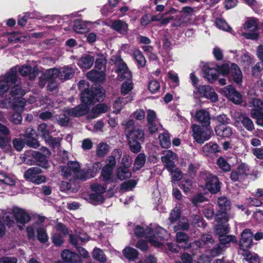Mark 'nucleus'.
Here are the masks:
<instances>
[{
	"label": "nucleus",
	"mask_w": 263,
	"mask_h": 263,
	"mask_svg": "<svg viewBox=\"0 0 263 263\" xmlns=\"http://www.w3.org/2000/svg\"><path fill=\"white\" fill-rule=\"evenodd\" d=\"M78 88L80 90V99L81 104L74 107L67 108L65 112L72 117H81L88 114L90 119H95L101 114L108 110L107 106L104 103H99L93 106L90 110V106L97 102L104 101L106 95L103 87L92 86L89 88V83L84 80H80L78 83Z\"/></svg>",
	"instance_id": "nucleus-1"
},
{
	"label": "nucleus",
	"mask_w": 263,
	"mask_h": 263,
	"mask_svg": "<svg viewBox=\"0 0 263 263\" xmlns=\"http://www.w3.org/2000/svg\"><path fill=\"white\" fill-rule=\"evenodd\" d=\"M165 232L166 231L162 228L157 229L154 232L152 228L147 227L144 229L143 227L139 225L136 226L134 229L135 234L137 237H145L151 245L156 247L161 246V241L165 239L163 233Z\"/></svg>",
	"instance_id": "nucleus-2"
},
{
	"label": "nucleus",
	"mask_w": 263,
	"mask_h": 263,
	"mask_svg": "<svg viewBox=\"0 0 263 263\" xmlns=\"http://www.w3.org/2000/svg\"><path fill=\"white\" fill-rule=\"evenodd\" d=\"M142 129L137 128L129 130L126 134V138L130 151L138 154L141 151V144L144 143L145 137Z\"/></svg>",
	"instance_id": "nucleus-3"
},
{
	"label": "nucleus",
	"mask_w": 263,
	"mask_h": 263,
	"mask_svg": "<svg viewBox=\"0 0 263 263\" xmlns=\"http://www.w3.org/2000/svg\"><path fill=\"white\" fill-rule=\"evenodd\" d=\"M201 179L205 182V189L212 194H216L221 190V182L218 177L208 171H201L199 174Z\"/></svg>",
	"instance_id": "nucleus-4"
},
{
	"label": "nucleus",
	"mask_w": 263,
	"mask_h": 263,
	"mask_svg": "<svg viewBox=\"0 0 263 263\" xmlns=\"http://www.w3.org/2000/svg\"><path fill=\"white\" fill-rule=\"evenodd\" d=\"M193 136L197 143L202 144L211 138V134L213 133L211 127L204 129L199 125L193 124L192 126Z\"/></svg>",
	"instance_id": "nucleus-5"
},
{
	"label": "nucleus",
	"mask_w": 263,
	"mask_h": 263,
	"mask_svg": "<svg viewBox=\"0 0 263 263\" xmlns=\"http://www.w3.org/2000/svg\"><path fill=\"white\" fill-rule=\"evenodd\" d=\"M84 171V168L81 170L80 165L79 162L76 161H69L67 166H63L62 172L64 173V175L66 177L71 176L72 175L78 180L83 181V179L80 178L83 177L82 172Z\"/></svg>",
	"instance_id": "nucleus-6"
},
{
	"label": "nucleus",
	"mask_w": 263,
	"mask_h": 263,
	"mask_svg": "<svg viewBox=\"0 0 263 263\" xmlns=\"http://www.w3.org/2000/svg\"><path fill=\"white\" fill-rule=\"evenodd\" d=\"M253 233L250 229H245L241 233L239 240V247L243 252H248L254 243L253 241Z\"/></svg>",
	"instance_id": "nucleus-7"
},
{
	"label": "nucleus",
	"mask_w": 263,
	"mask_h": 263,
	"mask_svg": "<svg viewBox=\"0 0 263 263\" xmlns=\"http://www.w3.org/2000/svg\"><path fill=\"white\" fill-rule=\"evenodd\" d=\"M222 93L223 96L235 104L239 105L242 102V95L231 85L225 87L223 89Z\"/></svg>",
	"instance_id": "nucleus-8"
},
{
	"label": "nucleus",
	"mask_w": 263,
	"mask_h": 263,
	"mask_svg": "<svg viewBox=\"0 0 263 263\" xmlns=\"http://www.w3.org/2000/svg\"><path fill=\"white\" fill-rule=\"evenodd\" d=\"M197 90L200 97L209 99L214 103L218 100V95L210 85H200L197 87Z\"/></svg>",
	"instance_id": "nucleus-9"
},
{
	"label": "nucleus",
	"mask_w": 263,
	"mask_h": 263,
	"mask_svg": "<svg viewBox=\"0 0 263 263\" xmlns=\"http://www.w3.org/2000/svg\"><path fill=\"white\" fill-rule=\"evenodd\" d=\"M12 213L17 224L24 226L31 220L30 216L24 209L15 206L13 208Z\"/></svg>",
	"instance_id": "nucleus-10"
},
{
	"label": "nucleus",
	"mask_w": 263,
	"mask_h": 263,
	"mask_svg": "<svg viewBox=\"0 0 263 263\" xmlns=\"http://www.w3.org/2000/svg\"><path fill=\"white\" fill-rule=\"evenodd\" d=\"M18 72L23 77L29 76L31 80H34L39 74V69L37 66L32 67L29 64H24L20 67Z\"/></svg>",
	"instance_id": "nucleus-11"
},
{
	"label": "nucleus",
	"mask_w": 263,
	"mask_h": 263,
	"mask_svg": "<svg viewBox=\"0 0 263 263\" xmlns=\"http://www.w3.org/2000/svg\"><path fill=\"white\" fill-rule=\"evenodd\" d=\"M102 167V164L100 162H96L88 168H84V171L82 173L83 174V177L80 178L83 179V181H86L87 179L95 177Z\"/></svg>",
	"instance_id": "nucleus-12"
},
{
	"label": "nucleus",
	"mask_w": 263,
	"mask_h": 263,
	"mask_svg": "<svg viewBox=\"0 0 263 263\" xmlns=\"http://www.w3.org/2000/svg\"><path fill=\"white\" fill-rule=\"evenodd\" d=\"M17 70L16 67L11 68L1 79L10 86L21 81V79L17 76Z\"/></svg>",
	"instance_id": "nucleus-13"
},
{
	"label": "nucleus",
	"mask_w": 263,
	"mask_h": 263,
	"mask_svg": "<svg viewBox=\"0 0 263 263\" xmlns=\"http://www.w3.org/2000/svg\"><path fill=\"white\" fill-rule=\"evenodd\" d=\"M195 118L203 127H211V117L209 111L201 109L195 113Z\"/></svg>",
	"instance_id": "nucleus-14"
},
{
	"label": "nucleus",
	"mask_w": 263,
	"mask_h": 263,
	"mask_svg": "<svg viewBox=\"0 0 263 263\" xmlns=\"http://www.w3.org/2000/svg\"><path fill=\"white\" fill-rule=\"evenodd\" d=\"M31 156L35 165L45 169L50 166L47 157L42 153L33 151L31 153Z\"/></svg>",
	"instance_id": "nucleus-15"
},
{
	"label": "nucleus",
	"mask_w": 263,
	"mask_h": 263,
	"mask_svg": "<svg viewBox=\"0 0 263 263\" xmlns=\"http://www.w3.org/2000/svg\"><path fill=\"white\" fill-rule=\"evenodd\" d=\"M173 155H175V154L172 151H169L166 155L161 158L165 167L172 174L173 173H176V170H175L176 165L173 159H172V158L173 159Z\"/></svg>",
	"instance_id": "nucleus-16"
},
{
	"label": "nucleus",
	"mask_w": 263,
	"mask_h": 263,
	"mask_svg": "<svg viewBox=\"0 0 263 263\" xmlns=\"http://www.w3.org/2000/svg\"><path fill=\"white\" fill-rule=\"evenodd\" d=\"M63 260L68 263H78L82 261L81 257L75 252L69 250H64L61 253Z\"/></svg>",
	"instance_id": "nucleus-17"
},
{
	"label": "nucleus",
	"mask_w": 263,
	"mask_h": 263,
	"mask_svg": "<svg viewBox=\"0 0 263 263\" xmlns=\"http://www.w3.org/2000/svg\"><path fill=\"white\" fill-rule=\"evenodd\" d=\"M111 28L123 35H126L128 31V25L121 20H116L112 21Z\"/></svg>",
	"instance_id": "nucleus-18"
},
{
	"label": "nucleus",
	"mask_w": 263,
	"mask_h": 263,
	"mask_svg": "<svg viewBox=\"0 0 263 263\" xmlns=\"http://www.w3.org/2000/svg\"><path fill=\"white\" fill-rule=\"evenodd\" d=\"M214 242V240L212 236L209 234H203L199 240L195 241L196 246L199 248H210Z\"/></svg>",
	"instance_id": "nucleus-19"
},
{
	"label": "nucleus",
	"mask_w": 263,
	"mask_h": 263,
	"mask_svg": "<svg viewBox=\"0 0 263 263\" xmlns=\"http://www.w3.org/2000/svg\"><path fill=\"white\" fill-rule=\"evenodd\" d=\"M216 135L221 138H230L232 134V128L227 125H217L214 128Z\"/></svg>",
	"instance_id": "nucleus-20"
},
{
	"label": "nucleus",
	"mask_w": 263,
	"mask_h": 263,
	"mask_svg": "<svg viewBox=\"0 0 263 263\" xmlns=\"http://www.w3.org/2000/svg\"><path fill=\"white\" fill-rule=\"evenodd\" d=\"M202 71L203 77L208 80L209 83H213L217 80L218 74L216 69L210 68L208 65H205Z\"/></svg>",
	"instance_id": "nucleus-21"
},
{
	"label": "nucleus",
	"mask_w": 263,
	"mask_h": 263,
	"mask_svg": "<svg viewBox=\"0 0 263 263\" xmlns=\"http://www.w3.org/2000/svg\"><path fill=\"white\" fill-rule=\"evenodd\" d=\"M230 71L234 82L237 85H241L242 82V74L238 65L232 63Z\"/></svg>",
	"instance_id": "nucleus-22"
},
{
	"label": "nucleus",
	"mask_w": 263,
	"mask_h": 263,
	"mask_svg": "<svg viewBox=\"0 0 263 263\" xmlns=\"http://www.w3.org/2000/svg\"><path fill=\"white\" fill-rule=\"evenodd\" d=\"M94 57L91 55L84 54L78 62V65L81 68L89 69L93 65Z\"/></svg>",
	"instance_id": "nucleus-23"
},
{
	"label": "nucleus",
	"mask_w": 263,
	"mask_h": 263,
	"mask_svg": "<svg viewBox=\"0 0 263 263\" xmlns=\"http://www.w3.org/2000/svg\"><path fill=\"white\" fill-rule=\"evenodd\" d=\"M35 134V130L31 128L30 131L28 129L25 133V144L30 147L37 148L40 146L39 141L35 138L33 137V133Z\"/></svg>",
	"instance_id": "nucleus-24"
},
{
	"label": "nucleus",
	"mask_w": 263,
	"mask_h": 263,
	"mask_svg": "<svg viewBox=\"0 0 263 263\" xmlns=\"http://www.w3.org/2000/svg\"><path fill=\"white\" fill-rule=\"evenodd\" d=\"M59 79L66 81L71 79L74 74L73 68L70 66H65L59 68Z\"/></svg>",
	"instance_id": "nucleus-25"
},
{
	"label": "nucleus",
	"mask_w": 263,
	"mask_h": 263,
	"mask_svg": "<svg viewBox=\"0 0 263 263\" xmlns=\"http://www.w3.org/2000/svg\"><path fill=\"white\" fill-rule=\"evenodd\" d=\"M176 242L181 248L185 249L189 248L190 245L189 242V237L184 232L178 231L176 234Z\"/></svg>",
	"instance_id": "nucleus-26"
},
{
	"label": "nucleus",
	"mask_w": 263,
	"mask_h": 263,
	"mask_svg": "<svg viewBox=\"0 0 263 263\" xmlns=\"http://www.w3.org/2000/svg\"><path fill=\"white\" fill-rule=\"evenodd\" d=\"M117 177L120 180H125L132 177V173L129 167L119 166L116 171Z\"/></svg>",
	"instance_id": "nucleus-27"
},
{
	"label": "nucleus",
	"mask_w": 263,
	"mask_h": 263,
	"mask_svg": "<svg viewBox=\"0 0 263 263\" xmlns=\"http://www.w3.org/2000/svg\"><path fill=\"white\" fill-rule=\"evenodd\" d=\"M21 84V81H20L18 83L12 85V86H10L9 91L10 95L12 97H16L17 96L23 97L26 94V91L22 88Z\"/></svg>",
	"instance_id": "nucleus-28"
},
{
	"label": "nucleus",
	"mask_w": 263,
	"mask_h": 263,
	"mask_svg": "<svg viewBox=\"0 0 263 263\" xmlns=\"http://www.w3.org/2000/svg\"><path fill=\"white\" fill-rule=\"evenodd\" d=\"M114 170L104 166L101 170V177L103 179V181L105 183L114 182L112 178V174Z\"/></svg>",
	"instance_id": "nucleus-29"
},
{
	"label": "nucleus",
	"mask_w": 263,
	"mask_h": 263,
	"mask_svg": "<svg viewBox=\"0 0 263 263\" xmlns=\"http://www.w3.org/2000/svg\"><path fill=\"white\" fill-rule=\"evenodd\" d=\"M87 78L93 82H101L105 79L104 74L103 72L92 70L87 73Z\"/></svg>",
	"instance_id": "nucleus-30"
},
{
	"label": "nucleus",
	"mask_w": 263,
	"mask_h": 263,
	"mask_svg": "<svg viewBox=\"0 0 263 263\" xmlns=\"http://www.w3.org/2000/svg\"><path fill=\"white\" fill-rule=\"evenodd\" d=\"M238 119L248 130L251 132L254 129V125L252 120L246 115L240 114L238 117Z\"/></svg>",
	"instance_id": "nucleus-31"
},
{
	"label": "nucleus",
	"mask_w": 263,
	"mask_h": 263,
	"mask_svg": "<svg viewBox=\"0 0 263 263\" xmlns=\"http://www.w3.org/2000/svg\"><path fill=\"white\" fill-rule=\"evenodd\" d=\"M133 57L137 63L138 68H143L145 67L146 63V60L143 55L142 52L139 49L133 51Z\"/></svg>",
	"instance_id": "nucleus-32"
},
{
	"label": "nucleus",
	"mask_w": 263,
	"mask_h": 263,
	"mask_svg": "<svg viewBox=\"0 0 263 263\" xmlns=\"http://www.w3.org/2000/svg\"><path fill=\"white\" fill-rule=\"evenodd\" d=\"M251 116L253 118L256 119V123L263 127V108H253L251 111Z\"/></svg>",
	"instance_id": "nucleus-33"
},
{
	"label": "nucleus",
	"mask_w": 263,
	"mask_h": 263,
	"mask_svg": "<svg viewBox=\"0 0 263 263\" xmlns=\"http://www.w3.org/2000/svg\"><path fill=\"white\" fill-rule=\"evenodd\" d=\"M159 142L163 148H168L171 145L170 134L168 132H164L159 135Z\"/></svg>",
	"instance_id": "nucleus-34"
},
{
	"label": "nucleus",
	"mask_w": 263,
	"mask_h": 263,
	"mask_svg": "<svg viewBox=\"0 0 263 263\" xmlns=\"http://www.w3.org/2000/svg\"><path fill=\"white\" fill-rule=\"evenodd\" d=\"M73 30L79 33H84L88 28L86 23L82 20H76L73 22Z\"/></svg>",
	"instance_id": "nucleus-35"
},
{
	"label": "nucleus",
	"mask_w": 263,
	"mask_h": 263,
	"mask_svg": "<svg viewBox=\"0 0 263 263\" xmlns=\"http://www.w3.org/2000/svg\"><path fill=\"white\" fill-rule=\"evenodd\" d=\"M42 172V170L37 167H32L28 169L24 173V177L29 181L33 179L35 176Z\"/></svg>",
	"instance_id": "nucleus-36"
},
{
	"label": "nucleus",
	"mask_w": 263,
	"mask_h": 263,
	"mask_svg": "<svg viewBox=\"0 0 263 263\" xmlns=\"http://www.w3.org/2000/svg\"><path fill=\"white\" fill-rule=\"evenodd\" d=\"M218 239L219 243L225 248L227 245L230 244L231 242L236 243L237 241L236 236L228 234L220 235L218 237Z\"/></svg>",
	"instance_id": "nucleus-37"
},
{
	"label": "nucleus",
	"mask_w": 263,
	"mask_h": 263,
	"mask_svg": "<svg viewBox=\"0 0 263 263\" xmlns=\"http://www.w3.org/2000/svg\"><path fill=\"white\" fill-rule=\"evenodd\" d=\"M59 68H53L46 70L43 77L46 81L55 80L56 78L59 79Z\"/></svg>",
	"instance_id": "nucleus-38"
},
{
	"label": "nucleus",
	"mask_w": 263,
	"mask_h": 263,
	"mask_svg": "<svg viewBox=\"0 0 263 263\" xmlns=\"http://www.w3.org/2000/svg\"><path fill=\"white\" fill-rule=\"evenodd\" d=\"M218 205L219 207L218 211H227L231 209V202L226 197H220L218 198Z\"/></svg>",
	"instance_id": "nucleus-39"
},
{
	"label": "nucleus",
	"mask_w": 263,
	"mask_h": 263,
	"mask_svg": "<svg viewBox=\"0 0 263 263\" xmlns=\"http://www.w3.org/2000/svg\"><path fill=\"white\" fill-rule=\"evenodd\" d=\"M124 256L130 260H135L137 258L139 253L137 250L132 247H126L123 250Z\"/></svg>",
	"instance_id": "nucleus-40"
},
{
	"label": "nucleus",
	"mask_w": 263,
	"mask_h": 263,
	"mask_svg": "<svg viewBox=\"0 0 263 263\" xmlns=\"http://www.w3.org/2000/svg\"><path fill=\"white\" fill-rule=\"evenodd\" d=\"M146 157L144 153H142L138 154L135 159L134 163L136 170H139L144 166L146 160Z\"/></svg>",
	"instance_id": "nucleus-41"
},
{
	"label": "nucleus",
	"mask_w": 263,
	"mask_h": 263,
	"mask_svg": "<svg viewBox=\"0 0 263 263\" xmlns=\"http://www.w3.org/2000/svg\"><path fill=\"white\" fill-rule=\"evenodd\" d=\"M215 232L216 235H220L228 234L230 232V228L228 224L217 223L215 227Z\"/></svg>",
	"instance_id": "nucleus-42"
},
{
	"label": "nucleus",
	"mask_w": 263,
	"mask_h": 263,
	"mask_svg": "<svg viewBox=\"0 0 263 263\" xmlns=\"http://www.w3.org/2000/svg\"><path fill=\"white\" fill-rule=\"evenodd\" d=\"M109 146L106 143L101 142L97 146L96 155L98 157H104L109 152Z\"/></svg>",
	"instance_id": "nucleus-43"
},
{
	"label": "nucleus",
	"mask_w": 263,
	"mask_h": 263,
	"mask_svg": "<svg viewBox=\"0 0 263 263\" xmlns=\"http://www.w3.org/2000/svg\"><path fill=\"white\" fill-rule=\"evenodd\" d=\"M116 72L122 75L124 79L128 78L131 76L127 65L124 62H123L118 66L116 69Z\"/></svg>",
	"instance_id": "nucleus-44"
},
{
	"label": "nucleus",
	"mask_w": 263,
	"mask_h": 263,
	"mask_svg": "<svg viewBox=\"0 0 263 263\" xmlns=\"http://www.w3.org/2000/svg\"><path fill=\"white\" fill-rule=\"evenodd\" d=\"M37 238L40 242L45 243L48 240V236L46 232V230L42 227H39L36 229Z\"/></svg>",
	"instance_id": "nucleus-45"
},
{
	"label": "nucleus",
	"mask_w": 263,
	"mask_h": 263,
	"mask_svg": "<svg viewBox=\"0 0 263 263\" xmlns=\"http://www.w3.org/2000/svg\"><path fill=\"white\" fill-rule=\"evenodd\" d=\"M216 164L223 172H228L231 170L230 165L222 157H220L217 159Z\"/></svg>",
	"instance_id": "nucleus-46"
},
{
	"label": "nucleus",
	"mask_w": 263,
	"mask_h": 263,
	"mask_svg": "<svg viewBox=\"0 0 263 263\" xmlns=\"http://www.w3.org/2000/svg\"><path fill=\"white\" fill-rule=\"evenodd\" d=\"M106 64V60L102 53L98 54L95 61V67L99 70L104 69Z\"/></svg>",
	"instance_id": "nucleus-47"
},
{
	"label": "nucleus",
	"mask_w": 263,
	"mask_h": 263,
	"mask_svg": "<svg viewBox=\"0 0 263 263\" xmlns=\"http://www.w3.org/2000/svg\"><path fill=\"white\" fill-rule=\"evenodd\" d=\"M215 23L216 26L220 29L231 32L232 30V28L228 25L226 21L221 18H217L216 20Z\"/></svg>",
	"instance_id": "nucleus-48"
},
{
	"label": "nucleus",
	"mask_w": 263,
	"mask_h": 263,
	"mask_svg": "<svg viewBox=\"0 0 263 263\" xmlns=\"http://www.w3.org/2000/svg\"><path fill=\"white\" fill-rule=\"evenodd\" d=\"M225 248L223 247L219 242L210 250L209 253L212 257H216L221 254L225 250Z\"/></svg>",
	"instance_id": "nucleus-49"
},
{
	"label": "nucleus",
	"mask_w": 263,
	"mask_h": 263,
	"mask_svg": "<svg viewBox=\"0 0 263 263\" xmlns=\"http://www.w3.org/2000/svg\"><path fill=\"white\" fill-rule=\"evenodd\" d=\"M215 219L218 223H226L229 220V215L227 211H218L215 215Z\"/></svg>",
	"instance_id": "nucleus-50"
},
{
	"label": "nucleus",
	"mask_w": 263,
	"mask_h": 263,
	"mask_svg": "<svg viewBox=\"0 0 263 263\" xmlns=\"http://www.w3.org/2000/svg\"><path fill=\"white\" fill-rule=\"evenodd\" d=\"M92 257L94 259L100 262L106 261V259L103 252L100 249H95L92 252Z\"/></svg>",
	"instance_id": "nucleus-51"
},
{
	"label": "nucleus",
	"mask_w": 263,
	"mask_h": 263,
	"mask_svg": "<svg viewBox=\"0 0 263 263\" xmlns=\"http://www.w3.org/2000/svg\"><path fill=\"white\" fill-rule=\"evenodd\" d=\"M37 130L44 140L50 135V133L47 129V125L46 123H43L39 125Z\"/></svg>",
	"instance_id": "nucleus-52"
},
{
	"label": "nucleus",
	"mask_w": 263,
	"mask_h": 263,
	"mask_svg": "<svg viewBox=\"0 0 263 263\" xmlns=\"http://www.w3.org/2000/svg\"><path fill=\"white\" fill-rule=\"evenodd\" d=\"M160 85L158 81L154 79L151 80L148 84V89L153 94L156 93L160 89Z\"/></svg>",
	"instance_id": "nucleus-53"
},
{
	"label": "nucleus",
	"mask_w": 263,
	"mask_h": 263,
	"mask_svg": "<svg viewBox=\"0 0 263 263\" xmlns=\"http://www.w3.org/2000/svg\"><path fill=\"white\" fill-rule=\"evenodd\" d=\"M217 66V71L221 74L223 76L226 77L228 76L231 70V67L227 63H224L220 66L216 65Z\"/></svg>",
	"instance_id": "nucleus-54"
},
{
	"label": "nucleus",
	"mask_w": 263,
	"mask_h": 263,
	"mask_svg": "<svg viewBox=\"0 0 263 263\" xmlns=\"http://www.w3.org/2000/svg\"><path fill=\"white\" fill-rule=\"evenodd\" d=\"M207 200V198L203 194L199 193L193 197L191 202L195 206H198L199 204Z\"/></svg>",
	"instance_id": "nucleus-55"
},
{
	"label": "nucleus",
	"mask_w": 263,
	"mask_h": 263,
	"mask_svg": "<svg viewBox=\"0 0 263 263\" xmlns=\"http://www.w3.org/2000/svg\"><path fill=\"white\" fill-rule=\"evenodd\" d=\"M237 172L241 176H248L249 172V166L245 163H241L237 167Z\"/></svg>",
	"instance_id": "nucleus-56"
},
{
	"label": "nucleus",
	"mask_w": 263,
	"mask_h": 263,
	"mask_svg": "<svg viewBox=\"0 0 263 263\" xmlns=\"http://www.w3.org/2000/svg\"><path fill=\"white\" fill-rule=\"evenodd\" d=\"M133 89V84L132 82H123L121 86V92L123 95H126L128 93Z\"/></svg>",
	"instance_id": "nucleus-57"
},
{
	"label": "nucleus",
	"mask_w": 263,
	"mask_h": 263,
	"mask_svg": "<svg viewBox=\"0 0 263 263\" xmlns=\"http://www.w3.org/2000/svg\"><path fill=\"white\" fill-rule=\"evenodd\" d=\"M214 119L219 123L218 125H228L230 122V119L224 114L219 115Z\"/></svg>",
	"instance_id": "nucleus-58"
},
{
	"label": "nucleus",
	"mask_w": 263,
	"mask_h": 263,
	"mask_svg": "<svg viewBox=\"0 0 263 263\" xmlns=\"http://www.w3.org/2000/svg\"><path fill=\"white\" fill-rule=\"evenodd\" d=\"M26 105V100L24 98L16 99L13 102L12 106L14 110L23 109Z\"/></svg>",
	"instance_id": "nucleus-59"
},
{
	"label": "nucleus",
	"mask_w": 263,
	"mask_h": 263,
	"mask_svg": "<svg viewBox=\"0 0 263 263\" xmlns=\"http://www.w3.org/2000/svg\"><path fill=\"white\" fill-rule=\"evenodd\" d=\"M52 241L55 246H61L64 242L63 235L59 233L54 234L52 236Z\"/></svg>",
	"instance_id": "nucleus-60"
},
{
	"label": "nucleus",
	"mask_w": 263,
	"mask_h": 263,
	"mask_svg": "<svg viewBox=\"0 0 263 263\" xmlns=\"http://www.w3.org/2000/svg\"><path fill=\"white\" fill-rule=\"evenodd\" d=\"M58 123L61 126H67L69 124L70 119L65 114L60 115L57 118Z\"/></svg>",
	"instance_id": "nucleus-61"
},
{
	"label": "nucleus",
	"mask_w": 263,
	"mask_h": 263,
	"mask_svg": "<svg viewBox=\"0 0 263 263\" xmlns=\"http://www.w3.org/2000/svg\"><path fill=\"white\" fill-rule=\"evenodd\" d=\"M12 143L14 149L18 152L21 151L25 145V141L20 138L14 139Z\"/></svg>",
	"instance_id": "nucleus-62"
},
{
	"label": "nucleus",
	"mask_w": 263,
	"mask_h": 263,
	"mask_svg": "<svg viewBox=\"0 0 263 263\" xmlns=\"http://www.w3.org/2000/svg\"><path fill=\"white\" fill-rule=\"evenodd\" d=\"M181 216V212L178 210H173L171 211L168 219L171 223H174L177 221Z\"/></svg>",
	"instance_id": "nucleus-63"
},
{
	"label": "nucleus",
	"mask_w": 263,
	"mask_h": 263,
	"mask_svg": "<svg viewBox=\"0 0 263 263\" xmlns=\"http://www.w3.org/2000/svg\"><path fill=\"white\" fill-rule=\"evenodd\" d=\"M246 259L249 263H260L259 257L257 254L253 255L250 252L247 253Z\"/></svg>",
	"instance_id": "nucleus-64"
}]
</instances>
